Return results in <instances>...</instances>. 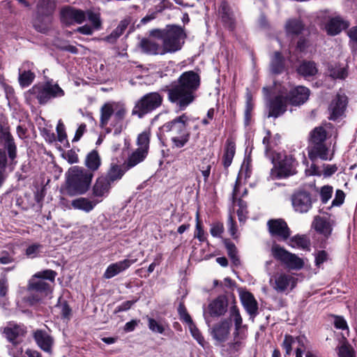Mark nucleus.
<instances>
[{
  "mask_svg": "<svg viewBox=\"0 0 357 357\" xmlns=\"http://www.w3.org/2000/svg\"><path fill=\"white\" fill-rule=\"evenodd\" d=\"M201 85V77L194 70L183 73L167 89L168 100L175 104L178 111L185 110L197 98Z\"/></svg>",
  "mask_w": 357,
  "mask_h": 357,
  "instance_id": "1",
  "label": "nucleus"
},
{
  "mask_svg": "<svg viewBox=\"0 0 357 357\" xmlns=\"http://www.w3.org/2000/svg\"><path fill=\"white\" fill-rule=\"evenodd\" d=\"M188 116L183 114L160 127L161 133L167 134L169 137L172 149H181L189 142L190 132L188 128Z\"/></svg>",
  "mask_w": 357,
  "mask_h": 357,
  "instance_id": "2",
  "label": "nucleus"
},
{
  "mask_svg": "<svg viewBox=\"0 0 357 357\" xmlns=\"http://www.w3.org/2000/svg\"><path fill=\"white\" fill-rule=\"evenodd\" d=\"M56 275L52 270H45L35 273L29 281L28 290L33 291L26 298V301L31 305H33L52 293L50 284L44 281V279L54 281Z\"/></svg>",
  "mask_w": 357,
  "mask_h": 357,
  "instance_id": "3",
  "label": "nucleus"
},
{
  "mask_svg": "<svg viewBox=\"0 0 357 357\" xmlns=\"http://www.w3.org/2000/svg\"><path fill=\"white\" fill-rule=\"evenodd\" d=\"M65 95L64 91L56 83L47 81L44 84L33 85L25 94L26 102L30 105L36 103L45 105L52 98H61Z\"/></svg>",
  "mask_w": 357,
  "mask_h": 357,
  "instance_id": "4",
  "label": "nucleus"
},
{
  "mask_svg": "<svg viewBox=\"0 0 357 357\" xmlns=\"http://www.w3.org/2000/svg\"><path fill=\"white\" fill-rule=\"evenodd\" d=\"M324 126H321L314 128L309 135V145L307 153L309 158L314 161L317 158L323 160H331L332 155H329V150L326 144L327 138V128L331 127V123H326Z\"/></svg>",
  "mask_w": 357,
  "mask_h": 357,
  "instance_id": "5",
  "label": "nucleus"
},
{
  "mask_svg": "<svg viewBox=\"0 0 357 357\" xmlns=\"http://www.w3.org/2000/svg\"><path fill=\"white\" fill-rule=\"evenodd\" d=\"M93 173L83 167L74 166L68 172L66 190L69 195L85 194L91 185Z\"/></svg>",
  "mask_w": 357,
  "mask_h": 357,
  "instance_id": "6",
  "label": "nucleus"
},
{
  "mask_svg": "<svg viewBox=\"0 0 357 357\" xmlns=\"http://www.w3.org/2000/svg\"><path fill=\"white\" fill-rule=\"evenodd\" d=\"M126 114V107L117 102H106L100 109V126L105 128L110 126L116 127L122 124Z\"/></svg>",
  "mask_w": 357,
  "mask_h": 357,
  "instance_id": "7",
  "label": "nucleus"
},
{
  "mask_svg": "<svg viewBox=\"0 0 357 357\" xmlns=\"http://www.w3.org/2000/svg\"><path fill=\"white\" fill-rule=\"evenodd\" d=\"M163 102V96L158 92H150L137 100L132 109V115L142 119L159 108Z\"/></svg>",
  "mask_w": 357,
  "mask_h": 357,
  "instance_id": "8",
  "label": "nucleus"
},
{
  "mask_svg": "<svg viewBox=\"0 0 357 357\" xmlns=\"http://www.w3.org/2000/svg\"><path fill=\"white\" fill-rule=\"evenodd\" d=\"M54 7V3L52 0L39 1L37 6V15L33 21V26L38 31L45 33L50 29Z\"/></svg>",
  "mask_w": 357,
  "mask_h": 357,
  "instance_id": "9",
  "label": "nucleus"
},
{
  "mask_svg": "<svg viewBox=\"0 0 357 357\" xmlns=\"http://www.w3.org/2000/svg\"><path fill=\"white\" fill-rule=\"evenodd\" d=\"M185 38L186 34L181 26H172L167 29L162 45L163 54L174 53L180 50Z\"/></svg>",
  "mask_w": 357,
  "mask_h": 357,
  "instance_id": "10",
  "label": "nucleus"
},
{
  "mask_svg": "<svg viewBox=\"0 0 357 357\" xmlns=\"http://www.w3.org/2000/svg\"><path fill=\"white\" fill-rule=\"evenodd\" d=\"M271 252L276 259L285 264L289 269L300 270L304 266V261L301 258L288 252L278 244L272 246Z\"/></svg>",
  "mask_w": 357,
  "mask_h": 357,
  "instance_id": "11",
  "label": "nucleus"
},
{
  "mask_svg": "<svg viewBox=\"0 0 357 357\" xmlns=\"http://www.w3.org/2000/svg\"><path fill=\"white\" fill-rule=\"evenodd\" d=\"M316 198L312 194L305 190L295 192L291 197V205L295 212L306 213L312 208Z\"/></svg>",
  "mask_w": 357,
  "mask_h": 357,
  "instance_id": "12",
  "label": "nucleus"
},
{
  "mask_svg": "<svg viewBox=\"0 0 357 357\" xmlns=\"http://www.w3.org/2000/svg\"><path fill=\"white\" fill-rule=\"evenodd\" d=\"M298 279L291 274L280 272L276 273L271 279L270 282L273 289L278 293L291 291L296 286Z\"/></svg>",
  "mask_w": 357,
  "mask_h": 357,
  "instance_id": "13",
  "label": "nucleus"
},
{
  "mask_svg": "<svg viewBox=\"0 0 357 357\" xmlns=\"http://www.w3.org/2000/svg\"><path fill=\"white\" fill-rule=\"evenodd\" d=\"M286 97L278 94L273 98H267L266 100V108L268 111L267 117L276 119L282 116L287 109Z\"/></svg>",
  "mask_w": 357,
  "mask_h": 357,
  "instance_id": "14",
  "label": "nucleus"
},
{
  "mask_svg": "<svg viewBox=\"0 0 357 357\" xmlns=\"http://www.w3.org/2000/svg\"><path fill=\"white\" fill-rule=\"evenodd\" d=\"M270 234L281 241H286L291 236V230L287 223L281 218L271 219L267 222Z\"/></svg>",
  "mask_w": 357,
  "mask_h": 357,
  "instance_id": "15",
  "label": "nucleus"
},
{
  "mask_svg": "<svg viewBox=\"0 0 357 357\" xmlns=\"http://www.w3.org/2000/svg\"><path fill=\"white\" fill-rule=\"evenodd\" d=\"M347 97L344 93H337L328 106V119L333 121L342 118L347 108Z\"/></svg>",
  "mask_w": 357,
  "mask_h": 357,
  "instance_id": "16",
  "label": "nucleus"
},
{
  "mask_svg": "<svg viewBox=\"0 0 357 357\" xmlns=\"http://www.w3.org/2000/svg\"><path fill=\"white\" fill-rule=\"evenodd\" d=\"M60 15L61 22L66 24H72L74 22L82 24L86 20L84 11L70 6L63 8Z\"/></svg>",
  "mask_w": 357,
  "mask_h": 357,
  "instance_id": "17",
  "label": "nucleus"
},
{
  "mask_svg": "<svg viewBox=\"0 0 357 357\" xmlns=\"http://www.w3.org/2000/svg\"><path fill=\"white\" fill-rule=\"evenodd\" d=\"M3 333L9 342L16 345L19 343L17 339L26 333V328L24 325L10 322L3 328Z\"/></svg>",
  "mask_w": 357,
  "mask_h": 357,
  "instance_id": "18",
  "label": "nucleus"
},
{
  "mask_svg": "<svg viewBox=\"0 0 357 357\" xmlns=\"http://www.w3.org/2000/svg\"><path fill=\"white\" fill-rule=\"evenodd\" d=\"M310 91L308 88L298 86L292 89L286 97L289 103L298 106L305 103L309 98Z\"/></svg>",
  "mask_w": 357,
  "mask_h": 357,
  "instance_id": "19",
  "label": "nucleus"
},
{
  "mask_svg": "<svg viewBox=\"0 0 357 357\" xmlns=\"http://www.w3.org/2000/svg\"><path fill=\"white\" fill-rule=\"evenodd\" d=\"M33 337L38 347L43 351L51 354L54 344V338L46 331L36 330L33 332Z\"/></svg>",
  "mask_w": 357,
  "mask_h": 357,
  "instance_id": "20",
  "label": "nucleus"
},
{
  "mask_svg": "<svg viewBox=\"0 0 357 357\" xmlns=\"http://www.w3.org/2000/svg\"><path fill=\"white\" fill-rule=\"evenodd\" d=\"M137 259H126L122 261L113 263L108 266L105 270L103 277L106 279H110L120 273L128 269L132 264L135 263Z\"/></svg>",
  "mask_w": 357,
  "mask_h": 357,
  "instance_id": "21",
  "label": "nucleus"
},
{
  "mask_svg": "<svg viewBox=\"0 0 357 357\" xmlns=\"http://www.w3.org/2000/svg\"><path fill=\"white\" fill-rule=\"evenodd\" d=\"M34 65L32 62L24 61L19 68V83L21 86H29L35 79V74L32 72Z\"/></svg>",
  "mask_w": 357,
  "mask_h": 357,
  "instance_id": "22",
  "label": "nucleus"
},
{
  "mask_svg": "<svg viewBox=\"0 0 357 357\" xmlns=\"http://www.w3.org/2000/svg\"><path fill=\"white\" fill-rule=\"evenodd\" d=\"M142 51L150 55H164L162 45L151 38H144L139 42Z\"/></svg>",
  "mask_w": 357,
  "mask_h": 357,
  "instance_id": "23",
  "label": "nucleus"
},
{
  "mask_svg": "<svg viewBox=\"0 0 357 357\" xmlns=\"http://www.w3.org/2000/svg\"><path fill=\"white\" fill-rule=\"evenodd\" d=\"M279 174L281 176H289L296 173L297 162L291 155H285L278 162Z\"/></svg>",
  "mask_w": 357,
  "mask_h": 357,
  "instance_id": "24",
  "label": "nucleus"
},
{
  "mask_svg": "<svg viewBox=\"0 0 357 357\" xmlns=\"http://www.w3.org/2000/svg\"><path fill=\"white\" fill-rule=\"evenodd\" d=\"M230 327V321L226 319L215 324L212 329L213 338L220 342H225L229 334Z\"/></svg>",
  "mask_w": 357,
  "mask_h": 357,
  "instance_id": "25",
  "label": "nucleus"
},
{
  "mask_svg": "<svg viewBox=\"0 0 357 357\" xmlns=\"http://www.w3.org/2000/svg\"><path fill=\"white\" fill-rule=\"evenodd\" d=\"M111 187L112 185L103 176H100L96 179L93 186V195L95 197V199H98L106 197L109 194Z\"/></svg>",
  "mask_w": 357,
  "mask_h": 357,
  "instance_id": "26",
  "label": "nucleus"
},
{
  "mask_svg": "<svg viewBox=\"0 0 357 357\" xmlns=\"http://www.w3.org/2000/svg\"><path fill=\"white\" fill-rule=\"evenodd\" d=\"M102 201V199L90 200L86 197H79L73 199L71 205L74 209L81 210L86 213L91 212L95 206Z\"/></svg>",
  "mask_w": 357,
  "mask_h": 357,
  "instance_id": "27",
  "label": "nucleus"
},
{
  "mask_svg": "<svg viewBox=\"0 0 357 357\" xmlns=\"http://www.w3.org/2000/svg\"><path fill=\"white\" fill-rule=\"evenodd\" d=\"M241 301L250 315H255L258 310V303L254 296L249 291L240 294Z\"/></svg>",
  "mask_w": 357,
  "mask_h": 357,
  "instance_id": "28",
  "label": "nucleus"
},
{
  "mask_svg": "<svg viewBox=\"0 0 357 357\" xmlns=\"http://www.w3.org/2000/svg\"><path fill=\"white\" fill-rule=\"evenodd\" d=\"M126 167L112 163L105 176H103L112 185L115 182L121 179L126 172Z\"/></svg>",
  "mask_w": 357,
  "mask_h": 357,
  "instance_id": "29",
  "label": "nucleus"
},
{
  "mask_svg": "<svg viewBox=\"0 0 357 357\" xmlns=\"http://www.w3.org/2000/svg\"><path fill=\"white\" fill-rule=\"evenodd\" d=\"M349 23L340 17L331 19L326 25L328 34L335 36L349 26Z\"/></svg>",
  "mask_w": 357,
  "mask_h": 357,
  "instance_id": "30",
  "label": "nucleus"
},
{
  "mask_svg": "<svg viewBox=\"0 0 357 357\" xmlns=\"http://www.w3.org/2000/svg\"><path fill=\"white\" fill-rule=\"evenodd\" d=\"M130 23V19L129 17L124 18L120 21L118 26L112 31L109 35L103 38V40L111 44L114 43L117 39L124 33Z\"/></svg>",
  "mask_w": 357,
  "mask_h": 357,
  "instance_id": "31",
  "label": "nucleus"
},
{
  "mask_svg": "<svg viewBox=\"0 0 357 357\" xmlns=\"http://www.w3.org/2000/svg\"><path fill=\"white\" fill-rule=\"evenodd\" d=\"M130 23V19L129 17L124 18L120 21L118 26L112 31L109 35L103 38V40L111 44L114 43L117 39L124 33Z\"/></svg>",
  "mask_w": 357,
  "mask_h": 357,
  "instance_id": "32",
  "label": "nucleus"
},
{
  "mask_svg": "<svg viewBox=\"0 0 357 357\" xmlns=\"http://www.w3.org/2000/svg\"><path fill=\"white\" fill-rule=\"evenodd\" d=\"M130 23V19L129 17L124 18L120 21L118 26L112 31L109 35L103 38V40L111 44L114 43L117 39L124 33Z\"/></svg>",
  "mask_w": 357,
  "mask_h": 357,
  "instance_id": "33",
  "label": "nucleus"
},
{
  "mask_svg": "<svg viewBox=\"0 0 357 357\" xmlns=\"http://www.w3.org/2000/svg\"><path fill=\"white\" fill-rule=\"evenodd\" d=\"M238 180L236 181V185L234 188L232 192V202L234 204L236 200H238V209L237 210V215L239 222H245L247 218V204L241 199H238Z\"/></svg>",
  "mask_w": 357,
  "mask_h": 357,
  "instance_id": "34",
  "label": "nucleus"
},
{
  "mask_svg": "<svg viewBox=\"0 0 357 357\" xmlns=\"http://www.w3.org/2000/svg\"><path fill=\"white\" fill-rule=\"evenodd\" d=\"M148 153L144 151L137 149L134 151L124 162L123 165L126 167V170L135 167L139 163L143 162L146 158Z\"/></svg>",
  "mask_w": 357,
  "mask_h": 357,
  "instance_id": "35",
  "label": "nucleus"
},
{
  "mask_svg": "<svg viewBox=\"0 0 357 357\" xmlns=\"http://www.w3.org/2000/svg\"><path fill=\"white\" fill-rule=\"evenodd\" d=\"M227 303L222 297H218L208 305L209 313L211 316L219 317L227 311Z\"/></svg>",
  "mask_w": 357,
  "mask_h": 357,
  "instance_id": "36",
  "label": "nucleus"
},
{
  "mask_svg": "<svg viewBox=\"0 0 357 357\" xmlns=\"http://www.w3.org/2000/svg\"><path fill=\"white\" fill-rule=\"evenodd\" d=\"M313 228L319 233L328 236L331 234L332 229L328 220L325 218L316 216L312 222Z\"/></svg>",
  "mask_w": 357,
  "mask_h": 357,
  "instance_id": "37",
  "label": "nucleus"
},
{
  "mask_svg": "<svg viewBox=\"0 0 357 357\" xmlns=\"http://www.w3.org/2000/svg\"><path fill=\"white\" fill-rule=\"evenodd\" d=\"M84 163L88 168L87 171L91 173L97 171L101 165V160L98 151L93 150L89 153L86 157Z\"/></svg>",
  "mask_w": 357,
  "mask_h": 357,
  "instance_id": "38",
  "label": "nucleus"
},
{
  "mask_svg": "<svg viewBox=\"0 0 357 357\" xmlns=\"http://www.w3.org/2000/svg\"><path fill=\"white\" fill-rule=\"evenodd\" d=\"M230 317L234 319L236 335L241 333H246L245 326L243 325V319L240 314L239 310L236 306H232L229 310Z\"/></svg>",
  "mask_w": 357,
  "mask_h": 357,
  "instance_id": "39",
  "label": "nucleus"
},
{
  "mask_svg": "<svg viewBox=\"0 0 357 357\" xmlns=\"http://www.w3.org/2000/svg\"><path fill=\"white\" fill-rule=\"evenodd\" d=\"M235 143L231 139H227L222 158L223 165L225 168H227L231 165L234 156L235 155Z\"/></svg>",
  "mask_w": 357,
  "mask_h": 357,
  "instance_id": "40",
  "label": "nucleus"
},
{
  "mask_svg": "<svg viewBox=\"0 0 357 357\" xmlns=\"http://www.w3.org/2000/svg\"><path fill=\"white\" fill-rule=\"evenodd\" d=\"M284 58L281 53L275 52L271 59V70L274 74H280L284 70Z\"/></svg>",
  "mask_w": 357,
  "mask_h": 357,
  "instance_id": "41",
  "label": "nucleus"
},
{
  "mask_svg": "<svg viewBox=\"0 0 357 357\" xmlns=\"http://www.w3.org/2000/svg\"><path fill=\"white\" fill-rule=\"evenodd\" d=\"M298 72L303 76L307 77L314 75L317 72V69L314 62L304 61L298 67Z\"/></svg>",
  "mask_w": 357,
  "mask_h": 357,
  "instance_id": "42",
  "label": "nucleus"
},
{
  "mask_svg": "<svg viewBox=\"0 0 357 357\" xmlns=\"http://www.w3.org/2000/svg\"><path fill=\"white\" fill-rule=\"evenodd\" d=\"M310 242L309 238L304 235H296L290 240V245L293 248L309 249Z\"/></svg>",
  "mask_w": 357,
  "mask_h": 357,
  "instance_id": "43",
  "label": "nucleus"
},
{
  "mask_svg": "<svg viewBox=\"0 0 357 357\" xmlns=\"http://www.w3.org/2000/svg\"><path fill=\"white\" fill-rule=\"evenodd\" d=\"M287 33L291 35H298L303 29V24L299 20H289L285 26Z\"/></svg>",
  "mask_w": 357,
  "mask_h": 357,
  "instance_id": "44",
  "label": "nucleus"
},
{
  "mask_svg": "<svg viewBox=\"0 0 357 357\" xmlns=\"http://www.w3.org/2000/svg\"><path fill=\"white\" fill-rule=\"evenodd\" d=\"M151 132L149 130H144L138 135L137 145L138 149L149 152Z\"/></svg>",
  "mask_w": 357,
  "mask_h": 357,
  "instance_id": "45",
  "label": "nucleus"
},
{
  "mask_svg": "<svg viewBox=\"0 0 357 357\" xmlns=\"http://www.w3.org/2000/svg\"><path fill=\"white\" fill-rule=\"evenodd\" d=\"M86 17L91 23L92 26L96 31H98L102 29V20L100 18V14L98 12H93L91 10H87L85 12Z\"/></svg>",
  "mask_w": 357,
  "mask_h": 357,
  "instance_id": "46",
  "label": "nucleus"
},
{
  "mask_svg": "<svg viewBox=\"0 0 357 357\" xmlns=\"http://www.w3.org/2000/svg\"><path fill=\"white\" fill-rule=\"evenodd\" d=\"M246 337V333H241L236 335V333H234V340L229 344L230 350L236 352L241 349L244 346V340Z\"/></svg>",
  "mask_w": 357,
  "mask_h": 357,
  "instance_id": "47",
  "label": "nucleus"
},
{
  "mask_svg": "<svg viewBox=\"0 0 357 357\" xmlns=\"http://www.w3.org/2000/svg\"><path fill=\"white\" fill-rule=\"evenodd\" d=\"M330 76L333 79H345L348 75L347 69L345 67L334 66L331 67L329 70Z\"/></svg>",
  "mask_w": 357,
  "mask_h": 357,
  "instance_id": "48",
  "label": "nucleus"
},
{
  "mask_svg": "<svg viewBox=\"0 0 357 357\" xmlns=\"http://www.w3.org/2000/svg\"><path fill=\"white\" fill-rule=\"evenodd\" d=\"M43 248V245L40 243H36L31 244L26 248L25 255L28 258H36L39 256Z\"/></svg>",
  "mask_w": 357,
  "mask_h": 357,
  "instance_id": "49",
  "label": "nucleus"
},
{
  "mask_svg": "<svg viewBox=\"0 0 357 357\" xmlns=\"http://www.w3.org/2000/svg\"><path fill=\"white\" fill-rule=\"evenodd\" d=\"M9 284L6 275L0 278V302H4L8 293Z\"/></svg>",
  "mask_w": 357,
  "mask_h": 357,
  "instance_id": "50",
  "label": "nucleus"
},
{
  "mask_svg": "<svg viewBox=\"0 0 357 357\" xmlns=\"http://www.w3.org/2000/svg\"><path fill=\"white\" fill-rule=\"evenodd\" d=\"M6 146L8 151L9 157L13 159L16 155V146L14 143L13 139L10 133H5Z\"/></svg>",
  "mask_w": 357,
  "mask_h": 357,
  "instance_id": "51",
  "label": "nucleus"
},
{
  "mask_svg": "<svg viewBox=\"0 0 357 357\" xmlns=\"http://www.w3.org/2000/svg\"><path fill=\"white\" fill-rule=\"evenodd\" d=\"M211 165V161L207 158H204L202 163L198 165V169L202 172L205 181L210 176Z\"/></svg>",
  "mask_w": 357,
  "mask_h": 357,
  "instance_id": "52",
  "label": "nucleus"
},
{
  "mask_svg": "<svg viewBox=\"0 0 357 357\" xmlns=\"http://www.w3.org/2000/svg\"><path fill=\"white\" fill-rule=\"evenodd\" d=\"M194 237L197 238L200 242H204L206 241L205 232L199 220V215L198 213L196 215V227Z\"/></svg>",
  "mask_w": 357,
  "mask_h": 357,
  "instance_id": "53",
  "label": "nucleus"
},
{
  "mask_svg": "<svg viewBox=\"0 0 357 357\" xmlns=\"http://www.w3.org/2000/svg\"><path fill=\"white\" fill-rule=\"evenodd\" d=\"M333 192V188L332 186L328 185L322 186L319 190L321 202L323 204H326L328 201L331 198Z\"/></svg>",
  "mask_w": 357,
  "mask_h": 357,
  "instance_id": "54",
  "label": "nucleus"
},
{
  "mask_svg": "<svg viewBox=\"0 0 357 357\" xmlns=\"http://www.w3.org/2000/svg\"><path fill=\"white\" fill-rule=\"evenodd\" d=\"M226 248L227 250L228 255L231 259L233 264L235 266L240 265V259L237 255V250L235 245L232 243H227Z\"/></svg>",
  "mask_w": 357,
  "mask_h": 357,
  "instance_id": "55",
  "label": "nucleus"
},
{
  "mask_svg": "<svg viewBox=\"0 0 357 357\" xmlns=\"http://www.w3.org/2000/svg\"><path fill=\"white\" fill-rule=\"evenodd\" d=\"M190 331L192 337L197 341V342L203 347H204L206 342L204 340V337L202 336L199 330L196 327V326L192 322L189 324Z\"/></svg>",
  "mask_w": 357,
  "mask_h": 357,
  "instance_id": "56",
  "label": "nucleus"
},
{
  "mask_svg": "<svg viewBox=\"0 0 357 357\" xmlns=\"http://www.w3.org/2000/svg\"><path fill=\"white\" fill-rule=\"evenodd\" d=\"M148 326L153 333L162 334L165 331L163 326L153 318L148 317Z\"/></svg>",
  "mask_w": 357,
  "mask_h": 357,
  "instance_id": "57",
  "label": "nucleus"
},
{
  "mask_svg": "<svg viewBox=\"0 0 357 357\" xmlns=\"http://www.w3.org/2000/svg\"><path fill=\"white\" fill-rule=\"evenodd\" d=\"M296 340L291 335H285L284 341L282 342V347L285 350V354L287 356H290L292 351V347L295 344Z\"/></svg>",
  "mask_w": 357,
  "mask_h": 357,
  "instance_id": "58",
  "label": "nucleus"
},
{
  "mask_svg": "<svg viewBox=\"0 0 357 357\" xmlns=\"http://www.w3.org/2000/svg\"><path fill=\"white\" fill-rule=\"evenodd\" d=\"M178 312L180 316V319L186 322L188 324L192 323V320L188 314L185 305L183 303H180L178 307Z\"/></svg>",
  "mask_w": 357,
  "mask_h": 357,
  "instance_id": "59",
  "label": "nucleus"
},
{
  "mask_svg": "<svg viewBox=\"0 0 357 357\" xmlns=\"http://www.w3.org/2000/svg\"><path fill=\"white\" fill-rule=\"evenodd\" d=\"M263 144L266 146V155L271 153L272 149L277 145L276 141L273 142V139H271V132L269 130L266 132V135L263 139Z\"/></svg>",
  "mask_w": 357,
  "mask_h": 357,
  "instance_id": "60",
  "label": "nucleus"
},
{
  "mask_svg": "<svg viewBox=\"0 0 357 357\" xmlns=\"http://www.w3.org/2000/svg\"><path fill=\"white\" fill-rule=\"evenodd\" d=\"M224 231V226L222 222H215L211 225L210 232L214 237H220Z\"/></svg>",
  "mask_w": 357,
  "mask_h": 357,
  "instance_id": "61",
  "label": "nucleus"
},
{
  "mask_svg": "<svg viewBox=\"0 0 357 357\" xmlns=\"http://www.w3.org/2000/svg\"><path fill=\"white\" fill-rule=\"evenodd\" d=\"M334 319L333 324L337 329L345 330L348 328L346 320L340 316H332Z\"/></svg>",
  "mask_w": 357,
  "mask_h": 357,
  "instance_id": "62",
  "label": "nucleus"
},
{
  "mask_svg": "<svg viewBox=\"0 0 357 357\" xmlns=\"http://www.w3.org/2000/svg\"><path fill=\"white\" fill-rule=\"evenodd\" d=\"M338 356L339 357H354L352 349L345 344L338 348Z\"/></svg>",
  "mask_w": 357,
  "mask_h": 357,
  "instance_id": "63",
  "label": "nucleus"
},
{
  "mask_svg": "<svg viewBox=\"0 0 357 357\" xmlns=\"http://www.w3.org/2000/svg\"><path fill=\"white\" fill-rule=\"evenodd\" d=\"M56 132L58 140L61 143L63 142L67 138V135L66 133L65 126L61 120L57 124Z\"/></svg>",
  "mask_w": 357,
  "mask_h": 357,
  "instance_id": "64",
  "label": "nucleus"
}]
</instances>
